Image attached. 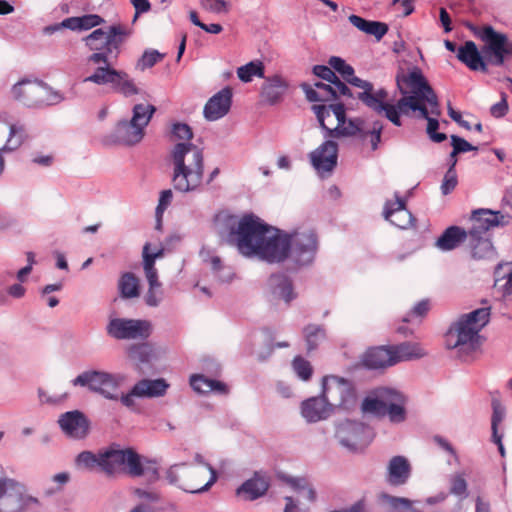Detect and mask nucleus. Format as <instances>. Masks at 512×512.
Here are the masks:
<instances>
[{
  "mask_svg": "<svg viewBox=\"0 0 512 512\" xmlns=\"http://www.w3.org/2000/svg\"><path fill=\"white\" fill-rule=\"evenodd\" d=\"M109 336L118 339H146L152 332V324L147 320L111 318L106 327Z\"/></svg>",
  "mask_w": 512,
  "mask_h": 512,
  "instance_id": "obj_16",
  "label": "nucleus"
},
{
  "mask_svg": "<svg viewBox=\"0 0 512 512\" xmlns=\"http://www.w3.org/2000/svg\"><path fill=\"white\" fill-rule=\"evenodd\" d=\"M26 137L25 128L21 124H7L0 120V152L8 153L17 150Z\"/></svg>",
  "mask_w": 512,
  "mask_h": 512,
  "instance_id": "obj_28",
  "label": "nucleus"
},
{
  "mask_svg": "<svg viewBox=\"0 0 512 512\" xmlns=\"http://www.w3.org/2000/svg\"><path fill=\"white\" fill-rule=\"evenodd\" d=\"M153 105L137 104L133 107L131 120H121L114 131L105 136L103 142L107 145L120 144L133 146L138 144L144 136V128L148 125L155 112Z\"/></svg>",
  "mask_w": 512,
  "mask_h": 512,
  "instance_id": "obj_7",
  "label": "nucleus"
},
{
  "mask_svg": "<svg viewBox=\"0 0 512 512\" xmlns=\"http://www.w3.org/2000/svg\"><path fill=\"white\" fill-rule=\"evenodd\" d=\"M456 166V160L450 164L449 169L444 175L442 184H441V192L443 195H448L450 192H452L455 187L457 186L458 179H457V173L455 170Z\"/></svg>",
  "mask_w": 512,
  "mask_h": 512,
  "instance_id": "obj_52",
  "label": "nucleus"
},
{
  "mask_svg": "<svg viewBox=\"0 0 512 512\" xmlns=\"http://www.w3.org/2000/svg\"><path fill=\"white\" fill-rule=\"evenodd\" d=\"M292 367L294 372L301 380L307 381L310 379L312 375V367L309 361L305 360L300 356H297L294 358L292 362Z\"/></svg>",
  "mask_w": 512,
  "mask_h": 512,
  "instance_id": "obj_55",
  "label": "nucleus"
},
{
  "mask_svg": "<svg viewBox=\"0 0 512 512\" xmlns=\"http://www.w3.org/2000/svg\"><path fill=\"white\" fill-rule=\"evenodd\" d=\"M125 381L122 374H114L101 370H87L74 378L73 386L87 387L90 391L101 394L109 400L118 399L117 391Z\"/></svg>",
  "mask_w": 512,
  "mask_h": 512,
  "instance_id": "obj_10",
  "label": "nucleus"
},
{
  "mask_svg": "<svg viewBox=\"0 0 512 512\" xmlns=\"http://www.w3.org/2000/svg\"><path fill=\"white\" fill-rule=\"evenodd\" d=\"M230 242L244 257L267 263L289 259L298 267L311 265L319 247L318 236L312 228L297 227L286 232L269 227L251 215L238 222L236 230L230 233Z\"/></svg>",
  "mask_w": 512,
  "mask_h": 512,
  "instance_id": "obj_1",
  "label": "nucleus"
},
{
  "mask_svg": "<svg viewBox=\"0 0 512 512\" xmlns=\"http://www.w3.org/2000/svg\"><path fill=\"white\" fill-rule=\"evenodd\" d=\"M332 412V406L322 394L320 397H311L301 403V415L308 423L325 420Z\"/></svg>",
  "mask_w": 512,
  "mask_h": 512,
  "instance_id": "obj_29",
  "label": "nucleus"
},
{
  "mask_svg": "<svg viewBox=\"0 0 512 512\" xmlns=\"http://www.w3.org/2000/svg\"><path fill=\"white\" fill-rule=\"evenodd\" d=\"M172 140H183V142L191 143L193 137L191 128L185 123H176L172 126L171 131Z\"/></svg>",
  "mask_w": 512,
  "mask_h": 512,
  "instance_id": "obj_60",
  "label": "nucleus"
},
{
  "mask_svg": "<svg viewBox=\"0 0 512 512\" xmlns=\"http://www.w3.org/2000/svg\"><path fill=\"white\" fill-rule=\"evenodd\" d=\"M126 31L119 25L110 26L106 30L96 29L85 38L86 45L90 50L96 51L88 58L93 64L106 63L111 48H117L122 41Z\"/></svg>",
  "mask_w": 512,
  "mask_h": 512,
  "instance_id": "obj_14",
  "label": "nucleus"
},
{
  "mask_svg": "<svg viewBox=\"0 0 512 512\" xmlns=\"http://www.w3.org/2000/svg\"><path fill=\"white\" fill-rule=\"evenodd\" d=\"M271 293L286 303L295 298L290 280L285 275H272L268 280Z\"/></svg>",
  "mask_w": 512,
  "mask_h": 512,
  "instance_id": "obj_39",
  "label": "nucleus"
},
{
  "mask_svg": "<svg viewBox=\"0 0 512 512\" xmlns=\"http://www.w3.org/2000/svg\"><path fill=\"white\" fill-rule=\"evenodd\" d=\"M301 87L311 102H328L336 97V91L329 84L316 82L314 86L302 84Z\"/></svg>",
  "mask_w": 512,
  "mask_h": 512,
  "instance_id": "obj_41",
  "label": "nucleus"
},
{
  "mask_svg": "<svg viewBox=\"0 0 512 512\" xmlns=\"http://www.w3.org/2000/svg\"><path fill=\"white\" fill-rule=\"evenodd\" d=\"M232 104V90L229 87L221 89L205 104L204 118L207 121H217L228 114Z\"/></svg>",
  "mask_w": 512,
  "mask_h": 512,
  "instance_id": "obj_24",
  "label": "nucleus"
},
{
  "mask_svg": "<svg viewBox=\"0 0 512 512\" xmlns=\"http://www.w3.org/2000/svg\"><path fill=\"white\" fill-rule=\"evenodd\" d=\"M269 483L266 477L255 474L246 480L238 489L237 495L246 501H253L263 496L268 490Z\"/></svg>",
  "mask_w": 512,
  "mask_h": 512,
  "instance_id": "obj_32",
  "label": "nucleus"
},
{
  "mask_svg": "<svg viewBox=\"0 0 512 512\" xmlns=\"http://www.w3.org/2000/svg\"><path fill=\"white\" fill-rule=\"evenodd\" d=\"M303 333L309 351L315 349L325 339V332L319 325H308L304 328Z\"/></svg>",
  "mask_w": 512,
  "mask_h": 512,
  "instance_id": "obj_50",
  "label": "nucleus"
},
{
  "mask_svg": "<svg viewBox=\"0 0 512 512\" xmlns=\"http://www.w3.org/2000/svg\"><path fill=\"white\" fill-rule=\"evenodd\" d=\"M168 388L169 384L163 378L141 379L132 386L128 393L122 394L120 401L127 408H134L137 398L162 397Z\"/></svg>",
  "mask_w": 512,
  "mask_h": 512,
  "instance_id": "obj_17",
  "label": "nucleus"
},
{
  "mask_svg": "<svg viewBox=\"0 0 512 512\" xmlns=\"http://www.w3.org/2000/svg\"><path fill=\"white\" fill-rule=\"evenodd\" d=\"M201 257L207 263L216 277L221 282H230L234 278V272L231 267L223 265L221 259L216 255H211L208 251H201Z\"/></svg>",
  "mask_w": 512,
  "mask_h": 512,
  "instance_id": "obj_43",
  "label": "nucleus"
},
{
  "mask_svg": "<svg viewBox=\"0 0 512 512\" xmlns=\"http://www.w3.org/2000/svg\"><path fill=\"white\" fill-rule=\"evenodd\" d=\"M166 478L171 485L187 493L199 494L208 491L216 483L218 475L210 464L193 467L180 463L167 470Z\"/></svg>",
  "mask_w": 512,
  "mask_h": 512,
  "instance_id": "obj_6",
  "label": "nucleus"
},
{
  "mask_svg": "<svg viewBox=\"0 0 512 512\" xmlns=\"http://www.w3.org/2000/svg\"><path fill=\"white\" fill-rule=\"evenodd\" d=\"M237 77L243 83H249L254 78L264 79L265 77V66L260 60H253L245 65H242L236 70Z\"/></svg>",
  "mask_w": 512,
  "mask_h": 512,
  "instance_id": "obj_44",
  "label": "nucleus"
},
{
  "mask_svg": "<svg viewBox=\"0 0 512 512\" xmlns=\"http://www.w3.org/2000/svg\"><path fill=\"white\" fill-rule=\"evenodd\" d=\"M25 294L26 288L21 283H14L7 287L6 293L0 290V304H4L6 302V296L14 299H21Z\"/></svg>",
  "mask_w": 512,
  "mask_h": 512,
  "instance_id": "obj_61",
  "label": "nucleus"
},
{
  "mask_svg": "<svg viewBox=\"0 0 512 512\" xmlns=\"http://www.w3.org/2000/svg\"><path fill=\"white\" fill-rule=\"evenodd\" d=\"M173 168L204 166L202 150L192 143H177L171 151Z\"/></svg>",
  "mask_w": 512,
  "mask_h": 512,
  "instance_id": "obj_22",
  "label": "nucleus"
},
{
  "mask_svg": "<svg viewBox=\"0 0 512 512\" xmlns=\"http://www.w3.org/2000/svg\"><path fill=\"white\" fill-rule=\"evenodd\" d=\"M411 467L403 456H394L387 466V480L390 484L399 486L407 482Z\"/></svg>",
  "mask_w": 512,
  "mask_h": 512,
  "instance_id": "obj_34",
  "label": "nucleus"
},
{
  "mask_svg": "<svg viewBox=\"0 0 512 512\" xmlns=\"http://www.w3.org/2000/svg\"><path fill=\"white\" fill-rule=\"evenodd\" d=\"M160 288L161 286H149L144 297L145 303L149 307H157L161 303L163 299V292Z\"/></svg>",
  "mask_w": 512,
  "mask_h": 512,
  "instance_id": "obj_62",
  "label": "nucleus"
},
{
  "mask_svg": "<svg viewBox=\"0 0 512 512\" xmlns=\"http://www.w3.org/2000/svg\"><path fill=\"white\" fill-rule=\"evenodd\" d=\"M451 145L453 147V155L477 150V147L471 145L468 141L456 135L451 136Z\"/></svg>",
  "mask_w": 512,
  "mask_h": 512,
  "instance_id": "obj_63",
  "label": "nucleus"
},
{
  "mask_svg": "<svg viewBox=\"0 0 512 512\" xmlns=\"http://www.w3.org/2000/svg\"><path fill=\"white\" fill-rule=\"evenodd\" d=\"M348 20L355 28L367 35L374 36L377 41H380L388 32V25L383 22L366 20L354 14L350 15Z\"/></svg>",
  "mask_w": 512,
  "mask_h": 512,
  "instance_id": "obj_37",
  "label": "nucleus"
},
{
  "mask_svg": "<svg viewBox=\"0 0 512 512\" xmlns=\"http://www.w3.org/2000/svg\"><path fill=\"white\" fill-rule=\"evenodd\" d=\"M190 385L193 388V390L197 393H210V392H216L218 394H226L228 392V387L226 384L206 378L202 375H192L190 377Z\"/></svg>",
  "mask_w": 512,
  "mask_h": 512,
  "instance_id": "obj_42",
  "label": "nucleus"
},
{
  "mask_svg": "<svg viewBox=\"0 0 512 512\" xmlns=\"http://www.w3.org/2000/svg\"><path fill=\"white\" fill-rule=\"evenodd\" d=\"M112 88L125 97H131L139 93V89L134 81L124 71L119 72V77H117Z\"/></svg>",
  "mask_w": 512,
  "mask_h": 512,
  "instance_id": "obj_48",
  "label": "nucleus"
},
{
  "mask_svg": "<svg viewBox=\"0 0 512 512\" xmlns=\"http://www.w3.org/2000/svg\"><path fill=\"white\" fill-rule=\"evenodd\" d=\"M39 504L27 486L10 477H0V512H24Z\"/></svg>",
  "mask_w": 512,
  "mask_h": 512,
  "instance_id": "obj_9",
  "label": "nucleus"
},
{
  "mask_svg": "<svg viewBox=\"0 0 512 512\" xmlns=\"http://www.w3.org/2000/svg\"><path fill=\"white\" fill-rule=\"evenodd\" d=\"M405 396L396 389L379 387L371 391L362 401L361 410L378 417L387 416L395 424L406 419Z\"/></svg>",
  "mask_w": 512,
  "mask_h": 512,
  "instance_id": "obj_5",
  "label": "nucleus"
},
{
  "mask_svg": "<svg viewBox=\"0 0 512 512\" xmlns=\"http://www.w3.org/2000/svg\"><path fill=\"white\" fill-rule=\"evenodd\" d=\"M103 451L94 454L90 451H83L77 455L75 465L81 470H95L97 468L102 470Z\"/></svg>",
  "mask_w": 512,
  "mask_h": 512,
  "instance_id": "obj_46",
  "label": "nucleus"
},
{
  "mask_svg": "<svg viewBox=\"0 0 512 512\" xmlns=\"http://www.w3.org/2000/svg\"><path fill=\"white\" fill-rule=\"evenodd\" d=\"M163 58V55L157 50H146L137 62V68L144 71L147 68L154 66Z\"/></svg>",
  "mask_w": 512,
  "mask_h": 512,
  "instance_id": "obj_56",
  "label": "nucleus"
},
{
  "mask_svg": "<svg viewBox=\"0 0 512 512\" xmlns=\"http://www.w3.org/2000/svg\"><path fill=\"white\" fill-rule=\"evenodd\" d=\"M332 70H335L346 80L349 76L354 74V69L351 65L347 64L344 59L332 56L328 61Z\"/></svg>",
  "mask_w": 512,
  "mask_h": 512,
  "instance_id": "obj_57",
  "label": "nucleus"
},
{
  "mask_svg": "<svg viewBox=\"0 0 512 512\" xmlns=\"http://www.w3.org/2000/svg\"><path fill=\"white\" fill-rule=\"evenodd\" d=\"M457 58L473 71L486 72L488 70L484 55L473 41H466L458 48Z\"/></svg>",
  "mask_w": 512,
  "mask_h": 512,
  "instance_id": "obj_30",
  "label": "nucleus"
},
{
  "mask_svg": "<svg viewBox=\"0 0 512 512\" xmlns=\"http://www.w3.org/2000/svg\"><path fill=\"white\" fill-rule=\"evenodd\" d=\"M163 248H153L150 243L143 247V268L149 286H161L158 280V273L155 268V261L163 256Z\"/></svg>",
  "mask_w": 512,
  "mask_h": 512,
  "instance_id": "obj_33",
  "label": "nucleus"
},
{
  "mask_svg": "<svg viewBox=\"0 0 512 512\" xmlns=\"http://www.w3.org/2000/svg\"><path fill=\"white\" fill-rule=\"evenodd\" d=\"M204 166L173 168L172 183L175 190L193 192L203 183Z\"/></svg>",
  "mask_w": 512,
  "mask_h": 512,
  "instance_id": "obj_23",
  "label": "nucleus"
},
{
  "mask_svg": "<svg viewBox=\"0 0 512 512\" xmlns=\"http://www.w3.org/2000/svg\"><path fill=\"white\" fill-rule=\"evenodd\" d=\"M118 288L123 298L130 299L139 295V281L132 273H125L120 277Z\"/></svg>",
  "mask_w": 512,
  "mask_h": 512,
  "instance_id": "obj_47",
  "label": "nucleus"
},
{
  "mask_svg": "<svg viewBox=\"0 0 512 512\" xmlns=\"http://www.w3.org/2000/svg\"><path fill=\"white\" fill-rule=\"evenodd\" d=\"M42 82L37 80L24 79L13 85L12 97L28 107H39Z\"/></svg>",
  "mask_w": 512,
  "mask_h": 512,
  "instance_id": "obj_25",
  "label": "nucleus"
},
{
  "mask_svg": "<svg viewBox=\"0 0 512 512\" xmlns=\"http://www.w3.org/2000/svg\"><path fill=\"white\" fill-rule=\"evenodd\" d=\"M325 400L335 409L350 411L357 406V393L353 384L338 376H325L322 380V393Z\"/></svg>",
  "mask_w": 512,
  "mask_h": 512,
  "instance_id": "obj_11",
  "label": "nucleus"
},
{
  "mask_svg": "<svg viewBox=\"0 0 512 512\" xmlns=\"http://www.w3.org/2000/svg\"><path fill=\"white\" fill-rule=\"evenodd\" d=\"M102 471L107 474L124 472L131 476H147L154 480L158 476L155 462L143 461L132 449L110 447L103 451Z\"/></svg>",
  "mask_w": 512,
  "mask_h": 512,
  "instance_id": "obj_4",
  "label": "nucleus"
},
{
  "mask_svg": "<svg viewBox=\"0 0 512 512\" xmlns=\"http://www.w3.org/2000/svg\"><path fill=\"white\" fill-rule=\"evenodd\" d=\"M129 358L135 362L137 366L148 363L153 358V349L148 344L133 345L128 350Z\"/></svg>",
  "mask_w": 512,
  "mask_h": 512,
  "instance_id": "obj_49",
  "label": "nucleus"
},
{
  "mask_svg": "<svg viewBox=\"0 0 512 512\" xmlns=\"http://www.w3.org/2000/svg\"><path fill=\"white\" fill-rule=\"evenodd\" d=\"M103 66H99L90 76L83 79V82H92L96 85H113L119 77L118 70L110 67L107 62L103 63Z\"/></svg>",
  "mask_w": 512,
  "mask_h": 512,
  "instance_id": "obj_45",
  "label": "nucleus"
},
{
  "mask_svg": "<svg viewBox=\"0 0 512 512\" xmlns=\"http://www.w3.org/2000/svg\"><path fill=\"white\" fill-rule=\"evenodd\" d=\"M435 442L451 456V459L447 461L448 465H458L460 463L457 452L447 440L441 437H435Z\"/></svg>",
  "mask_w": 512,
  "mask_h": 512,
  "instance_id": "obj_64",
  "label": "nucleus"
},
{
  "mask_svg": "<svg viewBox=\"0 0 512 512\" xmlns=\"http://www.w3.org/2000/svg\"><path fill=\"white\" fill-rule=\"evenodd\" d=\"M172 198H173V194L170 189L164 190L160 193L159 203L156 207V221H157L156 228L157 229H159L161 226L163 213L167 209V207L170 205Z\"/></svg>",
  "mask_w": 512,
  "mask_h": 512,
  "instance_id": "obj_58",
  "label": "nucleus"
},
{
  "mask_svg": "<svg viewBox=\"0 0 512 512\" xmlns=\"http://www.w3.org/2000/svg\"><path fill=\"white\" fill-rule=\"evenodd\" d=\"M383 215L387 221L400 229H407L414 222L412 214L405 207L404 200L397 195L394 201L385 203Z\"/></svg>",
  "mask_w": 512,
  "mask_h": 512,
  "instance_id": "obj_27",
  "label": "nucleus"
},
{
  "mask_svg": "<svg viewBox=\"0 0 512 512\" xmlns=\"http://www.w3.org/2000/svg\"><path fill=\"white\" fill-rule=\"evenodd\" d=\"M450 493L459 497L467 494V482L464 473H455L450 477Z\"/></svg>",
  "mask_w": 512,
  "mask_h": 512,
  "instance_id": "obj_53",
  "label": "nucleus"
},
{
  "mask_svg": "<svg viewBox=\"0 0 512 512\" xmlns=\"http://www.w3.org/2000/svg\"><path fill=\"white\" fill-rule=\"evenodd\" d=\"M309 159L312 167L321 177L329 175L337 165L338 145L331 139H327L310 152Z\"/></svg>",
  "mask_w": 512,
  "mask_h": 512,
  "instance_id": "obj_19",
  "label": "nucleus"
},
{
  "mask_svg": "<svg viewBox=\"0 0 512 512\" xmlns=\"http://www.w3.org/2000/svg\"><path fill=\"white\" fill-rule=\"evenodd\" d=\"M391 346L368 349L362 356V364L369 369H380L395 364Z\"/></svg>",
  "mask_w": 512,
  "mask_h": 512,
  "instance_id": "obj_31",
  "label": "nucleus"
},
{
  "mask_svg": "<svg viewBox=\"0 0 512 512\" xmlns=\"http://www.w3.org/2000/svg\"><path fill=\"white\" fill-rule=\"evenodd\" d=\"M288 87L289 83L287 79H285L281 74L264 77V82L261 85L260 97L264 103L274 105L281 101L288 90Z\"/></svg>",
  "mask_w": 512,
  "mask_h": 512,
  "instance_id": "obj_26",
  "label": "nucleus"
},
{
  "mask_svg": "<svg viewBox=\"0 0 512 512\" xmlns=\"http://www.w3.org/2000/svg\"><path fill=\"white\" fill-rule=\"evenodd\" d=\"M468 246L475 259H490L495 255L490 236L468 234Z\"/></svg>",
  "mask_w": 512,
  "mask_h": 512,
  "instance_id": "obj_38",
  "label": "nucleus"
},
{
  "mask_svg": "<svg viewBox=\"0 0 512 512\" xmlns=\"http://www.w3.org/2000/svg\"><path fill=\"white\" fill-rule=\"evenodd\" d=\"M492 434L498 432V426L502 423L506 416V409L498 399L492 400Z\"/></svg>",
  "mask_w": 512,
  "mask_h": 512,
  "instance_id": "obj_59",
  "label": "nucleus"
},
{
  "mask_svg": "<svg viewBox=\"0 0 512 512\" xmlns=\"http://www.w3.org/2000/svg\"><path fill=\"white\" fill-rule=\"evenodd\" d=\"M495 287L501 293L503 301L512 304V262L499 265L496 270Z\"/></svg>",
  "mask_w": 512,
  "mask_h": 512,
  "instance_id": "obj_36",
  "label": "nucleus"
},
{
  "mask_svg": "<svg viewBox=\"0 0 512 512\" xmlns=\"http://www.w3.org/2000/svg\"><path fill=\"white\" fill-rule=\"evenodd\" d=\"M286 484L293 491L294 495L286 496L284 512H309L304 507L305 502L312 503L315 500V492L304 478H285Z\"/></svg>",
  "mask_w": 512,
  "mask_h": 512,
  "instance_id": "obj_18",
  "label": "nucleus"
},
{
  "mask_svg": "<svg viewBox=\"0 0 512 512\" xmlns=\"http://www.w3.org/2000/svg\"><path fill=\"white\" fill-rule=\"evenodd\" d=\"M472 227L468 234L490 236L489 230L508 223V217L500 211L477 209L471 215Z\"/></svg>",
  "mask_w": 512,
  "mask_h": 512,
  "instance_id": "obj_20",
  "label": "nucleus"
},
{
  "mask_svg": "<svg viewBox=\"0 0 512 512\" xmlns=\"http://www.w3.org/2000/svg\"><path fill=\"white\" fill-rule=\"evenodd\" d=\"M490 308L482 307L461 315L449 328L446 347L463 361H471L481 353L485 338L482 329L489 323Z\"/></svg>",
  "mask_w": 512,
  "mask_h": 512,
  "instance_id": "obj_3",
  "label": "nucleus"
},
{
  "mask_svg": "<svg viewBox=\"0 0 512 512\" xmlns=\"http://www.w3.org/2000/svg\"><path fill=\"white\" fill-rule=\"evenodd\" d=\"M468 238V233L461 227H448L437 239L435 246L441 251H451Z\"/></svg>",
  "mask_w": 512,
  "mask_h": 512,
  "instance_id": "obj_35",
  "label": "nucleus"
},
{
  "mask_svg": "<svg viewBox=\"0 0 512 512\" xmlns=\"http://www.w3.org/2000/svg\"><path fill=\"white\" fill-rule=\"evenodd\" d=\"M391 350L395 364L402 361L422 358L427 354L426 350L418 343H402L391 346Z\"/></svg>",
  "mask_w": 512,
  "mask_h": 512,
  "instance_id": "obj_40",
  "label": "nucleus"
},
{
  "mask_svg": "<svg viewBox=\"0 0 512 512\" xmlns=\"http://www.w3.org/2000/svg\"><path fill=\"white\" fill-rule=\"evenodd\" d=\"M312 109L327 139L353 136L360 131L362 122L358 119L347 120L342 104H315Z\"/></svg>",
  "mask_w": 512,
  "mask_h": 512,
  "instance_id": "obj_8",
  "label": "nucleus"
},
{
  "mask_svg": "<svg viewBox=\"0 0 512 512\" xmlns=\"http://www.w3.org/2000/svg\"><path fill=\"white\" fill-rule=\"evenodd\" d=\"M350 84L362 88L363 92L359 93L358 98L369 108L378 114H384L385 117L396 126H401V119L398 117L397 107L395 104L388 103V94L384 89L373 90L370 82L364 81L354 74L346 79Z\"/></svg>",
  "mask_w": 512,
  "mask_h": 512,
  "instance_id": "obj_12",
  "label": "nucleus"
},
{
  "mask_svg": "<svg viewBox=\"0 0 512 512\" xmlns=\"http://www.w3.org/2000/svg\"><path fill=\"white\" fill-rule=\"evenodd\" d=\"M474 34L484 43L481 52L487 64L502 66L508 55L512 54V42L506 34L497 32L492 26H484L474 31Z\"/></svg>",
  "mask_w": 512,
  "mask_h": 512,
  "instance_id": "obj_13",
  "label": "nucleus"
},
{
  "mask_svg": "<svg viewBox=\"0 0 512 512\" xmlns=\"http://www.w3.org/2000/svg\"><path fill=\"white\" fill-rule=\"evenodd\" d=\"M335 437L349 451H359L372 441L373 434L363 423L345 420L336 426Z\"/></svg>",
  "mask_w": 512,
  "mask_h": 512,
  "instance_id": "obj_15",
  "label": "nucleus"
},
{
  "mask_svg": "<svg viewBox=\"0 0 512 512\" xmlns=\"http://www.w3.org/2000/svg\"><path fill=\"white\" fill-rule=\"evenodd\" d=\"M42 92L40 93L39 107L56 105L64 100V96L60 91L54 90L42 82Z\"/></svg>",
  "mask_w": 512,
  "mask_h": 512,
  "instance_id": "obj_51",
  "label": "nucleus"
},
{
  "mask_svg": "<svg viewBox=\"0 0 512 512\" xmlns=\"http://www.w3.org/2000/svg\"><path fill=\"white\" fill-rule=\"evenodd\" d=\"M401 90L400 98L394 107H397L398 117L413 112L416 117L427 120V134L436 143L446 139L444 133H437L439 127L438 117L441 114L437 95L428 84L419 68H413L407 75L397 79Z\"/></svg>",
  "mask_w": 512,
  "mask_h": 512,
  "instance_id": "obj_2",
  "label": "nucleus"
},
{
  "mask_svg": "<svg viewBox=\"0 0 512 512\" xmlns=\"http://www.w3.org/2000/svg\"><path fill=\"white\" fill-rule=\"evenodd\" d=\"M201 8L212 14H226L229 12V4L225 0H200Z\"/></svg>",
  "mask_w": 512,
  "mask_h": 512,
  "instance_id": "obj_54",
  "label": "nucleus"
},
{
  "mask_svg": "<svg viewBox=\"0 0 512 512\" xmlns=\"http://www.w3.org/2000/svg\"><path fill=\"white\" fill-rule=\"evenodd\" d=\"M58 424L62 432L75 440L84 439L89 433V421L86 416L78 411H68L60 415Z\"/></svg>",
  "mask_w": 512,
  "mask_h": 512,
  "instance_id": "obj_21",
  "label": "nucleus"
}]
</instances>
